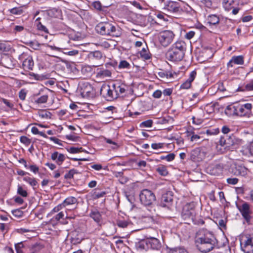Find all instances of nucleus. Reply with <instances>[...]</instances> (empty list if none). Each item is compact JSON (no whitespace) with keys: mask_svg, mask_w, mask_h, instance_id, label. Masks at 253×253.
Instances as JSON below:
<instances>
[{"mask_svg":"<svg viewBox=\"0 0 253 253\" xmlns=\"http://www.w3.org/2000/svg\"><path fill=\"white\" fill-rule=\"evenodd\" d=\"M95 30L102 35L119 37L121 35L119 28L109 22H100L95 27Z\"/></svg>","mask_w":253,"mask_h":253,"instance_id":"7ed1b4c3","label":"nucleus"},{"mask_svg":"<svg viewBox=\"0 0 253 253\" xmlns=\"http://www.w3.org/2000/svg\"><path fill=\"white\" fill-rule=\"evenodd\" d=\"M223 169V166L222 164H217L211 168L210 174L214 175H218L222 173Z\"/></svg>","mask_w":253,"mask_h":253,"instance_id":"bb28decb","label":"nucleus"},{"mask_svg":"<svg viewBox=\"0 0 253 253\" xmlns=\"http://www.w3.org/2000/svg\"><path fill=\"white\" fill-rule=\"evenodd\" d=\"M253 105L247 103L244 104H237V116L249 117L252 113Z\"/></svg>","mask_w":253,"mask_h":253,"instance_id":"9b49d317","label":"nucleus"},{"mask_svg":"<svg viewBox=\"0 0 253 253\" xmlns=\"http://www.w3.org/2000/svg\"><path fill=\"white\" fill-rule=\"evenodd\" d=\"M47 95H43L41 97L38 98L35 100V102L37 104H42L46 102L48 99Z\"/></svg>","mask_w":253,"mask_h":253,"instance_id":"58836bf2","label":"nucleus"},{"mask_svg":"<svg viewBox=\"0 0 253 253\" xmlns=\"http://www.w3.org/2000/svg\"><path fill=\"white\" fill-rule=\"evenodd\" d=\"M196 216L195 204L190 203L186 204L183 207L182 212V217L184 220H191L194 221Z\"/></svg>","mask_w":253,"mask_h":253,"instance_id":"1a4fd4ad","label":"nucleus"},{"mask_svg":"<svg viewBox=\"0 0 253 253\" xmlns=\"http://www.w3.org/2000/svg\"><path fill=\"white\" fill-rule=\"evenodd\" d=\"M15 250L17 253H24L25 246L23 242L18 243L15 245Z\"/></svg>","mask_w":253,"mask_h":253,"instance_id":"e433bc0d","label":"nucleus"},{"mask_svg":"<svg viewBox=\"0 0 253 253\" xmlns=\"http://www.w3.org/2000/svg\"><path fill=\"white\" fill-rule=\"evenodd\" d=\"M217 224L221 229H226V222L224 219H219L218 221Z\"/></svg>","mask_w":253,"mask_h":253,"instance_id":"13d9d810","label":"nucleus"},{"mask_svg":"<svg viewBox=\"0 0 253 253\" xmlns=\"http://www.w3.org/2000/svg\"><path fill=\"white\" fill-rule=\"evenodd\" d=\"M105 194L106 192L104 191H102L100 192H97L96 191H95L93 194V196L94 198L98 199L103 197Z\"/></svg>","mask_w":253,"mask_h":253,"instance_id":"864d4df0","label":"nucleus"},{"mask_svg":"<svg viewBox=\"0 0 253 253\" xmlns=\"http://www.w3.org/2000/svg\"><path fill=\"white\" fill-rule=\"evenodd\" d=\"M175 155L173 153H170L167 156H162L160 158L161 160H166L168 162H170L174 160Z\"/></svg>","mask_w":253,"mask_h":253,"instance_id":"79ce46f5","label":"nucleus"},{"mask_svg":"<svg viewBox=\"0 0 253 253\" xmlns=\"http://www.w3.org/2000/svg\"><path fill=\"white\" fill-rule=\"evenodd\" d=\"M67 151L70 153L76 154L80 152H84V150L82 147H70L66 149Z\"/></svg>","mask_w":253,"mask_h":253,"instance_id":"c9c22d12","label":"nucleus"},{"mask_svg":"<svg viewBox=\"0 0 253 253\" xmlns=\"http://www.w3.org/2000/svg\"><path fill=\"white\" fill-rule=\"evenodd\" d=\"M248 169L244 166H235L234 168L232 169V172L235 175H241L242 176H246L248 172Z\"/></svg>","mask_w":253,"mask_h":253,"instance_id":"aec40b11","label":"nucleus"},{"mask_svg":"<svg viewBox=\"0 0 253 253\" xmlns=\"http://www.w3.org/2000/svg\"><path fill=\"white\" fill-rule=\"evenodd\" d=\"M201 3L208 8H210L212 5V2L211 0H201Z\"/></svg>","mask_w":253,"mask_h":253,"instance_id":"603ef678","label":"nucleus"},{"mask_svg":"<svg viewBox=\"0 0 253 253\" xmlns=\"http://www.w3.org/2000/svg\"><path fill=\"white\" fill-rule=\"evenodd\" d=\"M239 3V0H222V6L226 11L232 10V13L236 15L239 11V8L237 7Z\"/></svg>","mask_w":253,"mask_h":253,"instance_id":"9d476101","label":"nucleus"},{"mask_svg":"<svg viewBox=\"0 0 253 253\" xmlns=\"http://www.w3.org/2000/svg\"><path fill=\"white\" fill-rule=\"evenodd\" d=\"M77 172L75 169H71L67 173L65 174L64 177L65 179H71L73 177L74 175Z\"/></svg>","mask_w":253,"mask_h":253,"instance_id":"49530a36","label":"nucleus"},{"mask_svg":"<svg viewBox=\"0 0 253 253\" xmlns=\"http://www.w3.org/2000/svg\"><path fill=\"white\" fill-rule=\"evenodd\" d=\"M156 17L160 20H163L164 21L168 20L167 19V16L163 12H159L156 14Z\"/></svg>","mask_w":253,"mask_h":253,"instance_id":"3c124183","label":"nucleus"},{"mask_svg":"<svg viewBox=\"0 0 253 253\" xmlns=\"http://www.w3.org/2000/svg\"><path fill=\"white\" fill-rule=\"evenodd\" d=\"M162 91L160 90H157L154 92L153 96L156 98H159L162 95Z\"/></svg>","mask_w":253,"mask_h":253,"instance_id":"338daca9","label":"nucleus"},{"mask_svg":"<svg viewBox=\"0 0 253 253\" xmlns=\"http://www.w3.org/2000/svg\"><path fill=\"white\" fill-rule=\"evenodd\" d=\"M66 137L68 140H72L74 141H77L79 138V137L72 134L67 135Z\"/></svg>","mask_w":253,"mask_h":253,"instance_id":"0e129e2a","label":"nucleus"},{"mask_svg":"<svg viewBox=\"0 0 253 253\" xmlns=\"http://www.w3.org/2000/svg\"><path fill=\"white\" fill-rule=\"evenodd\" d=\"M100 94L108 100L117 98L116 94L113 90V86L111 87L107 84L102 85L100 89Z\"/></svg>","mask_w":253,"mask_h":253,"instance_id":"ddd939ff","label":"nucleus"},{"mask_svg":"<svg viewBox=\"0 0 253 253\" xmlns=\"http://www.w3.org/2000/svg\"><path fill=\"white\" fill-rule=\"evenodd\" d=\"M1 63L4 67L11 69L14 67L15 61L11 56L4 55L1 58Z\"/></svg>","mask_w":253,"mask_h":253,"instance_id":"6ab92c4d","label":"nucleus"},{"mask_svg":"<svg viewBox=\"0 0 253 253\" xmlns=\"http://www.w3.org/2000/svg\"><path fill=\"white\" fill-rule=\"evenodd\" d=\"M24 58L23 61L22 66L25 70H32L34 67V61L32 56L23 54L22 55Z\"/></svg>","mask_w":253,"mask_h":253,"instance_id":"a211bd4d","label":"nucleus"},{"mask_svg":"<svg viewBox=\"0 0 253 253\" xmlns=\"http://www.w3.org/2000/svg\"><path fill=\"white\" fill-rule=\"evenodd\" d=\"M140 57L144 60H148L151 58L150 53L147 51V48L143 47L139 52Z\"/></svg>","mask_w":253,"mask_h":253,"instance_id":"473e14b6","label":"nucleus"},{"mask_svg":"<svg viewBox=\"0 0 253 253\" xmlns=\"http://www.w3.org/2000/svg\"><path fill=\"white\" fill-rule=\"evenodd\" d=\"M186 49V44L183 41H177L172 45L167 53V58L171 61L182 60Z\"/></svg>","mask_w":253,"mask_h":253,"instance_id":"f03ea898","label":"nucleus"},{"mask_svg":"<svg viewBox=\"0 0 253 253\" xmlns=\"http://www.w3.org/2000/svg\"><path fill=\"white\" fill-rule=\"evenodd\" d=\"M102 57V54L99 51L96 50L90 52L87 55V59L89 62L92 64L93 66H98L99 61Z\"/></svg>","mask_w":253,"mask_h":253,"instance_id":"4468645a","label":"nucleus"},{"mask_svg":"<svg viewBox=\"0 0 253 253\" xmlns=\"http://www.w3.org/2000/svg\"><path fill=\"white\" fill-rule=\"evenodd\" d=\"M76 203H77V199L71 196L67 198L59 206L64 208L68 206L74 205Z\"/></svg>","mask_w":253,"mask_h":253,"instance_id":"cd10ccee","label":"nucleus"},{"mask_svg":"<svg viewBox=\"0 0 253 253\" xmlns=\"http://www.w3.org/2000/svg\"><path fill=\"white\" fill-rule=\"evenodd\" d=\"M111 76V72L110 70L104 68H100L97 70V77L101 78L106 77H110Z\"/></svg>","mask_w":253,"mask_h":253,"instance_id":"c85d7f7f","label":"nucleus"},{"mask_svg":"<svg viewBox=\"0 0 253 253\" xmlns=\"http://www.w3.org/2000/svg\"><path fill=\"white\" fill-rule=\"evenodd\" d=\"M39 116L42 119H48L51 117V113L46 110H40L38 112Z\"/></svg>","mask_w":253,"mask_h":253,"instance_id":"2f4dec72","label":"nucleus"},{"mask_svg":"<svg viewBox=\"0 0 253 253\" xmlns=\"http://www.w3.org/2000/svg\"><path fill=\"white\" fill-rule=\"evenodd\" d=\"M207 20L210 25H215L219 23L220 19L217 15L211 14L208 16Z\"/></svg>","mask_w":253,"mask_h":253,"instance_id":"c756f323","label":"nucleus"},{"mask_svg":"<svg viewBox=\"0 0 253 253\" xmlns=\"http://www.w3.org/2000/svg\"><path fill=\"white\" fill-rule=\"evenodd\" d=\"M64 53L69 56H74L79 54V51L77 50H73L68 51H64Z\"/></svg>","mask_w":253,"mask_h":253,"instance_id":"bf43d9fd","label":"nucleus"},{"mask_svg":"<svg viewBox=\"0 0 253 253\" xmlns=\"http://www.w3.org/2000/svg\"><path fill=\"white\" fill-rule=\"evenodd\" d=\"M244 63V57L242 55L233 56L227 63L228 68H232L233 64L237 65H243Z\"/></svg>","mask_w":253,"mask_h":253,"instance_id":"4be33fe9","label":"nucleus"},{"mask_svg":"<svg viewBox=\"0 0 253 253\" xmlns=\"http://www.w3.org/2000/svg\"><path fill=\"white\" fill-rule=\"evenodd\" d=\"M17 193L24 197H26L27 196V192L24 190L22 186L18 185L17 189Z\"/></svg>","mask_w":253,"mask_h":253,"instance_id":"a18cd8bd","label":"nucleus"},{"mask_svg":"<svg viewBox=\"0 0 253 253\" xmlns=\"http://www.w3.org/2000/svg\"><path fill=\"white\" fill-rule=\"evenodd\" d=\"M195 35V32L191 31L187 33L185 35V38L188 40L192 39Z\"/></svg>","mask_w":253,"mask_h":253,"instance_id":"774afa93","label":"nucleus"},{"mask_svg":"<svg viewBox=\"0 0 253 253\" xmlns=\"http://www.w3.org/2000/svg\"><path fill=\"white\" fill-rule=\"evenodd\" d=\"M245 88L247 91L253 90V80L246 85Z\"/></svg>","mask_w":253,"mask_h":253,"instance_id":"680f3d73","label":"nucleus"},{"mask_svg":"<svg viewBox=\"0 0 253 253\" xmlns=\"http://www.w3.org/2000/svg\"><path fill=\"white\" fill-rule=\"evenodd\" d=\"M81 89L82 90L81 94L83 96L88 97L90 96L91 92L92 90V88L90 84H84L81 86Z\"/></svg>","mask_w":253,"mask_h":253,"instance_id":"393cba45","label":"nucleus"},{"mask_svg":"<svg viewBox=\"0 0 253 253\" xmlns=\"http://www.w3.org/2000/svg\"><path fill=\"white\" fill-rule=\"evenodd\" d=\"M197 249L202 253H206L214 248L217 241L214 235L207 230L200 231L199 236L196 240Z\"/></svg>","mask_w":253,"mask_h":253,"instance_id":"f257e3e1","label":"nucleus"},{"mask_svg":"<svg viewBox=\"0 0 253 253\" xmlns=\"http://www.w3.org/2000/svg\"><path fill=\"white\" fill-rule=\"evenodd\" d=\"M104 139L106 143L110 144H112L113 145L112 146V148L116 149V148H118V145L115 142L113 141V140H112L111 139H109V138H105Z\"/></svg>","mask_w":253,"mask_h":253,"instance_id":"4d7b16f0","label":"nucleus"},{"mask_svg":"<svg viewBox=\"0 0 253 253\" xmlns=\"http://www.w3.org/2000/svg\"><path fill=\"white\" fill-rule=\"evenodd\" d=\"M239 181V179L237 178H228L227 179V182L228 184L235 185Z\"/></svg>","mask_w":253,"mask_h":253,"instance_id":"6e6d98bb","label":"nucleus"},{"mask_svg":"<svg viewBox=\"0 0 253 253\" xmlns=\"http://www.w3.org/2000/svg\"><path fill=\"white\" fill-rule=\"evenodd\" d=\"M164 144L162 143H152L151 147L154 149H158L163 147Z\"/></svg>","mask_w":253,"mask_h":253,"instance_id":"052dcab7","label":"nucleus"},{"mask_svg":"<svg viewBox=\"0 0 253 253\" xmlns=\"http://www.w3.org/2000/svg\"><path fill=\"white\" fill-rule=\"evenodd\" d=\"M205 157V152L199 148L193 150L191 152V158L194 161H200Z\"/></svg>","mask_w":253,"mask_h":253,"instance_id":"412c9836","label":"nucleus"},{"mask_svg":"<svg viewBox=\"0 0 253 253\" xmlns=\"http://www.w3.org/2000/svg\"><path fill=\"white\" fill-rule=\"evenodd\" d=\"M140 247L149 252L150 253H159L160 252L161 245L157 239L152 238L142 242Z\"/></svg>","mask_w":253,"mask_h":253,"instance_id":"20e7f679","label":"nucleus"},{"mask_svg":"<svg viewBox=\"0 0 253 253\" xmlns=\"http://www.w3.org/2000/svg\"><path fill=\"white\" fill-rule=\"evenodd\" d=\"M180 9V4L179 2L168 0L165 2L162 9L169 13L178 12Z\"/></svg>","mask_w":253,"mask_h":253,"instance_id":"f8f14e48","label":"nucleus"},{"mask_svg":"<svg viewBox=\"0 0 253 253\" xmlns=\"http://www.w3.org/2000/svg\"><path fill=\"white\" fill-rule=\"evenodd\" d=\"M237 104L235 103L227 106L225 110V113L229 116H237Z\"/></svg>","mask_w":253,"mask_h":253,"instance_id":"a878e982","label":"nucleus"},{"mask_svg":"<svg viewBox=\"0 0 253 253\" xmlns=\"http://www.w3.org/2000/svg\"><path fill=\"white\" fill-rule=\"evenodd\" d=\"M65 155L56 151L52 153L51 159L58 165H61L65 160Z\"/></svg>","mask_w":253,"mask_h":253,"instance_id":"5701e85b","label":"nucleus"},{"mask_svg":"<svg viewBox=\"0 0 253 253\" xmlns=\"http://www.w3.org/2000/svg\"><path fill=\"white\" fill-rule=\"evenodd\" d=\"M241 141L240 139L232 134L227 136L226 138L224 136H221L219 141V144L225 149L230 150L232 147L239 145Z\"/></svg>","mask_w":253,"mask_h":253,"instance_id":"423d86ee","label":"nucleus"},{"mask_svg":"<svg viewBox=\"0 0 253 253\" xmlns=\"http://www.w3.org/2000/svg\"><path fill=\"white\" fill-rule=\"evenodd\" d=\"M2 100V102L9 108L12 109L13 108L14 105L8 100L3 98Z\"/></svg>","mask_w":253,"mask_h":253,"instance_id":"69168bd1","label":"nucleus"},{"mask_svg":"<svg viewBox=\"0 0 253 253\" xmlns=\"http://www.w3.org/2000/svg\"><path fill=\"white\" fill-rule=\"evenodd\" d=\"M156 171L162 176H166L168 174V171L167 167L163 165L159 166L157 168Z\"/></svg>","mask_w":253,"mask_h":253,"instance_id":"72a5a7b5","label":"nucleus"},{"mask_svg":"<svg viewBox=\"0 0 253 253\" xmlns=\"http://www.w3.org/2000/svg\"><path fill=\"white\" fill-rule=\"evenodd\" d=\"M27 95V91L25 89H21L19 92V97L22 100L25 99Z\"/></svg>","mask_w":253,"mask_h":253,"instance_id":"8fccbe9b","label":"nucleus"},{"mask_svg":"<svg viewBox=\"0 0 253 253\" xmlns=\"http://www.w3.org/2000/svg\"><path fill=\"white\" fill-rule=\"evenodd\" d=\"M196 74L197 73L195 71H192L189 75V78L181 85L180 88L183 89L189 88L191 85V83L196 76Z\"/></svg>","mask_w":253,"mask_h":253,"instance_id":"b1692460","label":"nucleus"},{"mask_svg":"<svg viewBox=\"0 0 253 253\" xmlns=\"http://www.w3.org/2000/svg\"><path fill=\"white\" fill-rule=\"evenodd\" d=\"M37 29L39 30L44 31L46 33H48L47 29L44 26L42 25V23L40 22H39L37 24Z\"/></svg>","mask_w":253,"mask_h":253,"instance_id":"5fc2aeb1","label":"nucleus"},{"mask_svg":"<svg viewBox=\"0 0 253 253\" xmlns=\"http://www.w3.org/2000/svg\"><path fill=\"white\" fill-rule=\"evenodd\" d=\"M13 215L16 217H21L23 215V212L20 210H15L12 211Z\"/></svg>","mask_w":253,"mask_h":253,"instance_id":"e2e57ef3","label":"nucleus"},{"mask_svg":"<svg viewBox=\"0 0 253 253\" xmlns=\"http://www.w3.org/2000/svg\"><path fill=\"white\" fill-rule=\"evenodd\" d=\"M169 253H188V252L184 248H175L170 249Z\"/></svg>","mask_w":253,"mask_h":253,"instance_id":"a19ab883","label":"nucleus"},{"mask_svg":"<svg viewBox=\"0 0 253 253\" xmlns=\"http://www.w3.org/2000/svg\"><path fill=\"white\" fill-rule=\"evenodd\" d=\"M90 216L97 223H99L101 220V215L96 210L91 211L90 213Z\"/></svg>","mask_w":253,"mask_h":253,"instance_id":"7c9ffc66","label":"nucleus"},{"mask_svg":"<svg viewBox=\"0 0 253 253\" xmlns=\"http://www.w3.org/2000/svg\"><path fill=\"white\" fill-rule=\"evenodd\" d=\"M175 35L171 30H164L159 33L158 40L160 44L165 47L170 44L174 38Z\"/></svg>","mask_w":253,"mask_h":253,"instance_id":"0eeeda50","label":"nucleus"},{"mask_svg":"<svg viewBox=\"0 0 253 253\" xmlns=\"http://www.w3.org/2000/svg\"><path fill=\"white\" fill-rule=\"evenodd\" d=\"M23 180L28 183L31 186L34 188L37 185V182L35 178H31L29 176L24 177Z\"/></svg>","mask_w":253,"mask_h":253,"instance_id":"f704fd0d","label":"nucleus"},{"mask_svg":"<svg viewBox=\"0 0 253 253\" xmlns=\"http://www.w3.org/2000/svg\"><path fill=\"white\" fill-rule=\"evenodd\" d=\"M152 124H153V121L151 120H147V121L142 122L140 124V126L141 127H150L152 126Z\"/></svg>","mask_w":253,"mask_h":253,"instance_id":"de8ad7c7","label":"nucleus"},{"mask_svg":"<svg viewBox=\"0 0 253 253\" xmlns=\"http://www.w3.org/2000/svg\"><path fill=\"white\" fill-rule=\"evenodd\" d=\"M113 88L115 91V94H116V98H118L119 96L125 93L127 89V86L126 84L117 81L113 84Z\"/></svg>","mask_w":253,"mask_h":253,"instance_id":"2eb2a0df","label":"nucleus"},{"mask_svg":"<svg viewBox=\"0 0 253 253\" xmlns=\"http://www.w3.org/2000/svg\"><path fill=\"white\" fill-rule=\"evenodd\" d=\"M172 192H167L163 194L162 197L161 205L164 207L169 209L172 205Z\"/></svg>","mask_w":253,"mask_h":253,"instance_id":"dca6fc26","label":"nucleus"},{"mask_svg":"<svg viewBox=\"0 0 253 253\" xmlns=\"http://www.w3.org/2000/svg\"><path fill=\"white\" fill-rule=\"evenodd\" d=\"M239 210L241 212L242 216L247 221H249L250 220V214L251 213V211L250 210V206L249 204H248L247 203H244L239 208Z\"/></svg>","mask_w":253,"mask_h":253,"instance_id":"f3484780","label":"nucleus"},{"mask_svg":"<svg viewBox=\"0 0 253 253\" xmlns=\"http://www.w3.org/2000/svg\"><path fill=\"white\" fill-rule=\"evenodd\" d=\"M139 199L142 204L144 206H150L156 200V197L152 191L144 189L141 191Z\"/></svg>","mask_w":253,"mask_h":253,"instance_id":"6e6552de","label":"nucleus"},{"mask_svg":"<svg viewBox=\"0 0 253 253\" xmlns=\"http://www.w3.org/2000/svg\"><path fill=\"white\" fill-rule=\"evenodd\" d=\"M28 45L31 47L33 49H35V50H39L40 49L41 45H42V44L39 43L37 41H31L29 42V44Z\"/></svg>","mask_w":253,"mask_h":253,"instance_id":"4c0bfd02","label":"nucleus"},{"mask_svg":"<svg viewBox=\"0 0 253 253\" xmlns=\"http://www.w3.org/2000/svg\"><path fill=\"white\" fill-rule=\"evenodd\" d=\"M240 246L245 253H253V234L243 235L240 239Z\"/></svg>","mask_w":253,"mask_h":253,"instance_id":"39448f33","label":"nucleus"},{"mask_svg":"<svg viewBox=\"0 0 253 253\" xmlns=\"http://www.w3.org/2000/svg\"><path fill=\"white\" fill-rule=\"evenodd\" d=\"M10 12L13 14L20 15L23 12V9L20 7H15L11 9L10 10Z\"/></svg>","mask_w":253,"mask_h":253,"instance_id":"37998d69","label":"nucleus"},{"mask_svg":"<svg viewBox=\"0 0 253 253\" xmlns=\"http://www.w3.org/2000/svg\"><path fill=\"white\" fill-rule=\"evenodd\" d=\"M119 69H129L130 64L126 60H122L118 66Z\"/></svg>","mask_w":253,"mask_h":253,"instance_id":"ea45409f","label":"nucleus"},{"mask_svg":"<svg viewBox=\"0 0 253 253\" xmlns=\"http://www.w3.org/2000/svg\"><path fill=\"white\" fill-rule=\"evenodd\" d=\"M20 141L22 143H23L27 146H28L29 145H30V144L31 142V140L25 136H21L20 138Z\"/></svg>","mask_w":253,"mask_h":253,"instance_id":"c03bdc74","label":"nucleus"},{"mask_svg":"<svg viewBox=\"0 0 253 253\" xmlns=\"http://www.w3.org/2000/svg\"><path fill=\"white\" fill-rule=\"evenodd\" d=\"M129 224V223L126 220H118L117 223V225L122 228L126 227Z\"/></svg>","mask_w":253,"mask_h":253,"instance_id":"09e8293b","label":"nucleus"}]
</instances>
